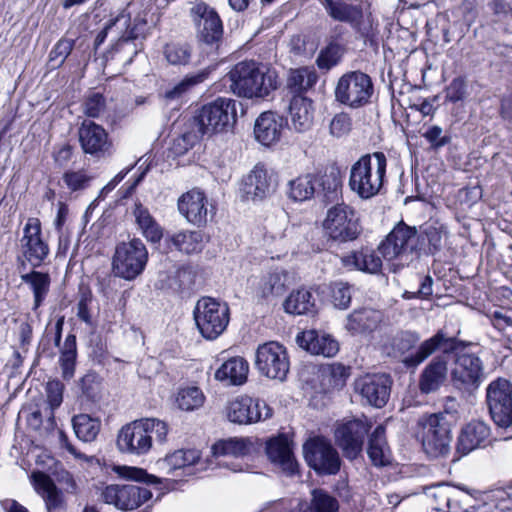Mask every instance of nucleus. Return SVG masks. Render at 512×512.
<instances>
[{"mask_svg":"<svg viewBox=\"0 0 512 512\" xmlns=\"http://www.w3.org/2000/svg\"><path fill=\"white\" fill-rule=\"evenodd\" d=\"M253 450L250 439L238 437L219 440L212 446V454L218 460L217 464L233 472L248 470V465L239 460L249 456Z\"/></svg>","mask_w":512,"mask_h":512,"instance_id":"obj_15","label":"nucleus"},{"mask_svg":"<svg viewBox=\"0 0 512 512\" xmlns=\"http://www.w3.org/2000/svg\"><path fill=\"white\" fill-rule=\"evenodd\" d=\"M423 137L430 143L431 148L434 150L448 145L452 140L450 133L443 132V129L437 125L429 127L424 132Z\"/></svg>","mask_w":512,"mask_h":512,"instance_id":"obj_59","label":"nucleus"},{"mask_svg":"<svg viewBox=\"0 0 512 512\" xmlns=\"http://www.w3.org/2000/svg\"><path fill=\"white\" fill-rule=\"evenodd\" d=\"M303 452L307 464L320 474L334 475L340 470L339 454L324 438L310 439L304 444Z\"/></svg>","mask_w":512,"mask_h":512,"instance_id":"obj_14","label":"nucleus"},{"mask_svg":"<svg viewBox=\"0 0 512 512\" xmlns=\"http://www.w3.org/2000/svg\"><path fill=\"white\" fill-rule=\"evenodd\" d=\"M448 237L447 227L440 223L426 224L418 234V253L435 255L442 247Z\"/></svg>","mask_w":512,"mask_h":512,"instance_id":"obj_32","label":"nucleus"},{"mask_svg":"<svg viewBox=\"0 0 512 512\" xmlns=\"http://www.w3.org/2000/svg\"><path fill=\"white\" fill-rule=\"evenodd\" d=\"M345 31L341 25H336L331 30L326 46L320 50L316 58V64L320 70L329 71L340 63L346 49L338 40Z\"/></svg>","mask_w":512,"mask_h":512,"instance_id":"obj_31","label":"nucleus"},{"mask_svg":"<svg viewBox=\"0 0 512 512\" xmlns=\"http://www.w3.org/2000/svg\"><path fill=\"white\" fill-rule=\"evenodd\" d=\"M286 313L293 315L313 314L316 311L315 297L310 290H294L283 303Z\"/></svg>","mask_w":512,"mask_h":512,"instance_id":"obj_41","label":"nucleus"},{"mask_svg":"<svg viewBox=\"0 0 512 512\" xmlns=\"http://www.w3.org/2000/svg\"><path fill=\"white\" fill-rule=\"evenodd\" d=\"M418 425L421 427V442L425 453L431 457L447 456L451 450V422L444 413L422 416Z\"/></svg>","mask_w":512,"mask_h":512,"instance_id":"obj_5","label":"nucleus"},{"mask_svg":"<svg viewBox=\"0 0 512 512\" xmlns=\"http://www.w3.org/2000/svg\"><path fill=\"white\" fill-rule=\"evenodd\" d=\"M345 267L375 274L380 272L382 260L373 250L362 249L342 258Z\"/></svg>","mask_w":512,"mask_h":512,"instance_id":"obj_40","label":"nucleus"},{"mask_svg":"<svg viewBox=\"0 0 512 512\" xmlns=\"http://www.w3.org/2000/svg\"><path fill=\"white\" fill-rule=\"evenodd\" d=\"M491 429L482 420H472L462 427L455 444L453 461H457L472 451L484 448L489 443Z\"/></svg>","mask_w":512,"mask_h":512,"instance_id":"obj_22","label":"nucleus"},{"mask_svg":"<svg viewBox=\"0 0 512 512\" xmlns=\"http://www.w3.org/2000/svg\"><path fill=\"white\" fill-rule=\"evenodd\" d=\"M299 346L311 354L333 357L339 351V344L331 335L316 330L304 331L297 336Z\"/></svg>","mask_w":512,"mask_h":512,"instance_id":"obj_26","label":"nucleus"},{"mask_svg":"<svg viewBox=\"0 0 512 512\" xmlns=\"http://www.w3.org/2000/svg\"><path fill=\"white\" fill-rule=\"evenodd\" d=\"M318 184L317 176L313 173L300 175L287 183L286 195L294 202H304L310 200Z\"/></svg>","mask_w":512,"mask_h":512,"instance_id":"obj_38","label":"nucleus"},{"mask_svg":"<svg viewBox=\"0 0 512 512\" xmlns=\"http://www.w3.org/2000/svg\"><path fill=\"white\" fill-rule=\"evenodd\" d=\"M81 395L88 401L95 402L100 398L102 381L100 376L95 372H88L78 383Z\"/></svg>","mask_w":512,"mask_h":512,"instance_id":"obj_53","label":"nucleus"},{"mask_svg":"<svg viewBox=\"0 0 512 512\" xmlns=\"http://www.w3.org/2000/svg\"><path fill=\"white\" fill-rule=\"evenodd\" d=\"M72 427L76 437L83 442L94 441L101 429V421L89 414H78L72 418Z\"/></svg>","mask_w":512,"mask_h":512,"instance_id":"obj_46","label":"nucleus"},{"mask_svg":"<svg viewBox=\"0 0 512 512\" xmlns=\"http://www.w3.org/2000/svg\"><path fill=\"white\" fill-rule=\"evenodd\" d=\"M255 366L262 376L284 381L290 368L286 348L275 341L259 345L256 350Z\"/></svg>","mask_w":512,"mask_h":512,"instance_id":"obj_12","label":"nucleus"},{"mask_svg":"<svg viewBox=\"0 0 512 512\" xmlns=\"http://www.w3.org/2000/svg\"><path fill=\"white\" fill-rule=\"evenodd\" d=\"M483 379L484 365L476 354L461 353L456 356L451 372V380L456 388L472 391L480 386Z\"/></svg>","mask_w":512,"mask_h":512,"instance_id":"obj_17","label":"nucleus"},{"mask_svg":"<svg viewBox=\"0 0 512 512\" xmlns=\"http://www.w3.org/2000/svg\"><path fill=\"white\" fill-rule=\"evenodd\" d=\"M177 250L186 254L199 253L204 248L205 235L202 231H179L171 236Z\"/></svg>","mask_w":512,"mask_h":512,"instance_id":"obj_44","label":"nucleus"},{"mask_svg":"<svg viewBox=\"0 0 512 512\" xmlns=\"http://www.w3.org/2000/svg\"><path fill=\"white\" fill-rule=\"evenodd\" d=\"M91 179L84 171H67L63 175L64 183L72 191L87 188Z\"/></svg>","mask_w":512,"mask_h":512,"instance_id":"obj_62","label":"nucleus"},{"mask_svg":"<svg viewBox=\"0 0 512 512\" xmlns=\"http://www.w3.org/2000/svg\"><path fill=\"white\" fill-rule=\"evenodd\" d=\"M148 422L135 420L120 430L117 437V446L121 452L133 455H143L150 451L151 443L146 435Z\"/></svg>","mask_w":512,"mask_h":512,"instance_id":"obj_24","label":"nucleus"},{"mask_svg":"<svg viewBox=\"0 0 512 512\" xmlns=\"http://www.w3.org/2000/svg\"><path fill=\"white\" fill-rule=\"evenodd\" d=\"M332 303L336 308L347 309L351 303V287L348 283L334 282L330 286Z\"/></svg>","mask_w":512,"mask_h":512,"instance_id":"obj_54","label":"nucleus"},{"mask_svg":"<svg viewBox=\"0 0 512 512\" xmlns=\"http://www.w3.org/2000/svg\"><path fill=\"white\" fill-rule=\"evenodd\" d=\"M147 261L146 246L140 239L133 238L116 246L112 269L115 276L131 281L144 271Z\"/></svg>","mask_w":512,"mask_h":512,"instance_id":"obj_8","label":"nucleus"},{"mask_svg":"<svg viewBox=\"0 0 512 512\" xmlns=\"http://www.w3.org/2000/svg\"><path fill=\"white\" fill-rule=\"evenodd\" d=\"M323 226L329 237L337 242L355 240L361 233L356 211L344 204H336L327 211Z\"/></svg>","mask_w":512,"mask_h":512,"instance_id":"obj_10","label":"nucleus"},{"mask_svg":"<svg viewBox=\"0 0 512 512\" xmlns=\"http://www.w3.org/2000/svg\"><path fill=\"white\" fill-rule=\"evenodd\" d=\"M377 24L374 23V20L371 15H368L366 18H359L357 22L352 24L351 27L365 40L373 41L376 37Z\"/></svg>","mask_w":512,"mask_h":512,"instance_id":"obj_64","label":"nucleus"},{"mask_svg":"<svg viewBox=\"0 0 512 512\" xmlns=\"http://www.w3.org/2000/svg\"><path fill=\"white\" fill-rule=\"evenodd\" d=\"M188 17L202 49L216 53L223 42V21L217 10L203 0L189 3Z\"/></svg>","mask_w":512,"mask_h":512,"instance_id":"obj_3","label":"nucleus"},{"mask_svg":"<svg viewBox=\"0 0 512 512\" xmlns=\"http://www.w3.org/2000/svg\"><path fill=\"white\" fill-rule=\"evenodd\" d=\"M352 130V118L348 113L341 112L331 119L329 123V133L335 138L347 136Z\"/></svg>","mask_w":512,"mask_h":512,"instance_id":"obj_55","label":"nucleus"},{"mask_svg":"<svg viewBox=\"0 0 512 512\" xmlns=\"http://www.w3.org/2000/svg\"><path fill=\"white\" fill-rule=\"evenodd\" d=\"M462 344L456 337H448L443 330H438L432 337L421 342L414 352L405 356L402 363L406 368H416L436 351L442 349L445 354L452 353Z\"/></svg>","mask_w":512,"mask_h":512,"instance_id":"obj_20","label":"nucleus"},{"mask_svg":"<svg viewBox=\"0 0 512 512\" xmlns=\"http://www.w3.org/2000/svg\"><path fill=\"white\" fill-rule=\"evenodd\" d=\"M448 362L444 355L435 356L419 376V390L422 394L436 392L445 382Z\"/></svg>","mask_w":512,"mask_h":512,"instance_id":"obj_28","label":"nucleus"},{"mask_svg":"<svg viewBox=\"0 0 512 512\" xmlns=\"http://www.w3.org/2000/svg\"><path fill=\"white\" fill-rule=\"evenodd\" d=\"M227 78L231 91L245 98H265L278 86L276 71L255 61L237 63Z\"/></svg>","mask_w":512,"mask_h":512,"instance_id":"obj_1","label":"nucleus"},{"mask_svg":"<svg viewBox=\"0 0 512 512\" xmlns=\"http://www.w3.org/2000/svg\"><path fill=\"white\" fill-rule=\"evenodd\" d=\"M467 85L463 77L454 78L445 90L446 100L456 103L465 99Z\"/></svg>","mask_w":512,"mask_h":512,"instance_id":"obj_63","label":"nucleus"},{"mask_svg":"<svg viewBox=\"0 0 512 512\" xmlns=\"http://www.w3.org/2000/svg\"><path fill=\"white\" fill-rule=\"evenodd\" d=\"M192 46L186 42H170L163 47V56L172 66H186L192 57Z\"/></svg>","mask_w":512,"mask_h":512,"instance_id":"obj_48","label":"nucleus"},{"mask_svg":"<svg viewBox=\"0 0 512 512\" xmlns=\"http://www.w3.org/2000/svg\"><path fill=\"white\" fill-rule=\"evenodd\" d=\"M207 204L205 194L198 189H192L179 198L178 210L188 222L201 226L208 221Z\"/></svg>","mask_w":512,"mask_h":512,"instance_id":"obj_25","label":"nucleus"},{"mask_svg":"<svg viewBox=\"0 0 512 512\" xmlns=\"http://www.w3.org/2000/svg\"><path fill=\"white\" fill-rule=\"evenodd\" d=\"M226 414L233 423L250 424L270 418L272 409L263 400L242 395L228 403Z\"/></svg>","mask_w":512,"mask_h":512,"instance_id":"obj_19","label":"nucleus"},{"mask_svg":"<svg viewBox=\"0 0 512 512\" xmlns=\"http://www.w3.org/2000/svg\"><path fill=\"white\" fill-rule=\"evenodd\" d=\"M291 125L297 132L308 131L314 120L312 101L302 95H294L289 105Z\"/></svg>","mask_w":512,"mask_h":512,"instance_id":"obj_33","label":"nucleus"},{"mask_svg":"<svg viewBox=\"0 0 512 512\" xmlns=\"http://www.w3.org/2000/svg\"><path fill=\"white\" fill-rule=\"evenodd\" d=\"M284 125L282 116L272 111L263 112L255 121V138L262 145L269 146L280 139Z\"/></svg>","mask_w":512,"mask_h":512,"instance_id":"obj_29","label":"nucleus"},{"mask_svg":"<svg viewBox=\"0 0 512 512\" xmlns=\"http://www.w3.org/2000/svg\"><path fill=\"white\" fill-rule=\"evenodd\" d=\"M236 105V100L221 97L203 105L191 121L194 136H210L231 129L236 122Z\"/></svg>","mask_w":512,"mask_h":512,"instance_id":"obj_4","label":"nucleus"},{"mask_svg":"<svg viewBox=\"0 0 512 512\" xmlns=\"http://www.w3.org/2000/svg\"><path fill=\"white\" fill-rule=\"evenodd\" d=\"M74 44V40L61 38L50 51L49 61L57 62V66L62 65L72 52Z\"/></svg>","mask_w":512,"mask_h":512,"instance_id":"obj_61","label":"nucleus"},{"mask_svg":"<svg viewBox=\"0 0 512 512\" xmlns=\"http://www.w3.org/2000/svg\"><path fill=\"white\" fill-rule=\"evenodd\" d=\"M106 101L101 93H91L83 103V111L85 115L91 118H98L105 110Z\"/></svg>","mask_w":512,"mask_h":512,"instance_id":"obj_60","label":"nucleus"},{"mask_svg":"<svg viewBox=\"0 0 512 512\" xmlns=\"http://www.w3.org/2000/svg\"><path fill=\"white\" fill-rule=\"evenodd\" d=\"M326 14L334 21L347 23L350 26L363 18V9L345 0H320Z\"/></svg>","mask_w":512,"mask_h":512,"instance_id":"obj_35","label":"nucleus"},{"mask_svg":"<svg viewBox=\"0 0 512 512\" xmlns=\"http://www.w3.org/2000/svg\"><path fill=\"white\" fill-rule=\"evenodd\" d=\"M370 428L367 418L351 419L338 424L335 440L346 458L353 460L358 457Z\"/></svg>","mask_w":512,"mask_h":512,"instance_id":"obj_16","label":"nucleus"},{"mask_svg":"<svg viewBox=\"0 0 512 512\" xmlns=\"http://www.w3.org/2000/svg\"><path fill=\"white\" fill-rule=\"evenodd\" d=\"M21 281L30 286L34 296L33 310L38 309L49 293L50 275L33 269L29 273L22 274Z\"/></svg>","mask_w":512,"mask_h":512,"instance_id":"obj_42","label":"nucleus"},{"mask_svg":"<svg viewBox=\"0 0 512 512\" xmlns=\"http://www.w3.org/2000/svg\"><path fill=\"white\" fill-rule=\"evenodd\" d=\"M287 275L283 271H274L263 277L259 284V295L263 299L283 295L287 289Z\"/></svg>","mask_w":512,"mask_h":512,"instance_id":"obj_47","label":"nucleus"},{"mask_svg":"<svg viewBox=\"0 0 512 512\" xmlns=\"http://www.w3.org/2000/svg\"><path fill=\"white\" fill-rule=\"evenodd\" d=\"M45 391L51 409V417L53 418V411L59 408L63 402L64 384L59 380H50L46 384Z\"/></svg>","mask_w":512,"mask_h":512,"instance_id":"obj_58","label":"nucleus"},{"mask_svg":"<svg viewBox=\"0 0 512 512\" xmlns=\"http://www.w3.org/2000/svg\"><path fill=\"white\" fill-rule=\"evenodd\" d=\"M204 400L203 392L196 386L181 388L176 396V403L179 409L184 411H193L200 408Z\"/></svg>","mask_w":512,"mask_h":512,"instance_id":"obj_51","label":"nucleus"},{"mask_svg":"<svg viewBox=\"0 0 512 512\" xmlns=\"http://www.w3.org/2000/svg\"><path fill=\"white\" fill-rule=\"evenodd\" d=\"M77 357L76 336L69 334L64 341V345L60 350V366L63 378L71 379L75 373V364Z\"/></svg>","mask_w":512,"mask_h":512,"instance_id":"obj_49","label":"nucleus"},{"mask_svg":"<svg viewBox=\"0 0 512 512\" xmlns=\"http://www.w3.org/2000/svg\"><path fill=\"white\" fill-rule=\"evenodd\" d=\"M387 159L383 152L361 156L350 169L349 186L361 199L378 195L386 175Z\"/></svg>","mask_w":512,"mask_h":512,"instance_id":"obj_2","label":"nucleus"},{"mask_svg":"<svg viewBox=\"0 0 512 512\" xmlns=\"http://www.w3.org/2000/svg\"><path fill=\"white\" fill-rule=\"evenodd\" d=\"M210 73L209 69L201 70L194 74L185 76L179 83L165 91L167 100H176L181 98L192 87L204 82Z\"/></svg>","mask_w":512,"mask_h":512,"instance_id":"obj_50","label":"nucleus"},{"mask_svg":"<svg viewBox=\"0 0 512 512\" xmlns=\"http://www.w3.org/2000/svg\"><path fill=\"white\" fill-rule=\"evenodd\" d=\"M248 362L242 357L225 361L215 372V378L229 385H242L247 380Z\"/></svg>","mask_w":512,"mask_h":512,"instance_id":"obj_36","label":"nucleus"},{"mask_svg":"<svg viewBox=\"0 0 512 512\" xmlns=\"http://www.w3.org/2000/svg\"><path fill=\"white\" fill-rule=\"evenodd\" d=\"M21 256L18 257L19 269L26 270L27 264L33 269L41 267L48 258L49 245L42 239L41 222L38 218H28L20 239Z\"/></svg>","mask_w":512,"mask_h":512,"instance_id":"obj_9","label":"nucleus"},{"mask_svg":"<svg viewBox=\"0 0 512 512\" xmlns=\"http://www.w3.org/2000/svg\"><path fill=\"white\" fill-rule=\"evenodd\" d=\"M392 383V378L386 373L368 374L355 382V390L367 404L382 408L389 400Z\"/></svg>","mask_w":512,"mask_h":512,"instance_id":"obj_21","label":"nucleus"},{"mask_svg":"<svg viewBox=\"0 0 512 512\" xmlns=\"http://www.w3.org/2000/svg\"><path fill=\"white\" fill-rule=\"evenodd\" d=\"M386 429L378 425L368 438V456L375 466L389 464L390 449L386 441Z\"/></svg>","mask_w":512,"mask_h":512,"instance_id":"obj_39","label":"nucleus"},{"mask_svg":"<svg viewBox=\"0 0 512 512\" xmlns=\"http://www.w3.org/2000/svg\"><path fill=\"white\" fill-rule=\"evenodd\" d=\"M486 405L493 422L500 428L512 426V383L499 377L486 388Z\"/></svg>","mask_w":512,"mask_h":512,"instance_id":"obj_11","label":"nucleus"},{"mask_svg":"<svg viewBox=\"0 0 512 512\" xmlns=\"http://www.w3.org/2000/svg\"><path fill=\"white\" fill-rule=\"evenodd\" d=\"M373 93L371 77L360 70L344 73L338 79L334 91L336 101L352 109L369 104Z\"/></svg>","mask_w":512,"mask_h":512,"instance_id":"obj_6","label":"nucleus"},{"mask_svg":"<svg viewBox=\"0 0 512 512\" xmlns=\"http://www.w3.org/2000/svg\"><path fill=\"white\" fill-rule=\"evenodd\" d=\"M266 454L268 458L280 465L288 475H294L297 472L298 464L294 459L289 439L286 435L280 434L271 438L266 444Z\"/></svg>","mask_w":512,"mask_h":512,"instance_id":"obj_30","label":"nucleus"},{"mask_svg":"<svg viewBox=\"0 0 512 512\" xmlns=\"http://www.w3.org/2000/svg\"><path fill=\"white\" fill-rule=\"evenodd\" d=\"M133 213L143 236L152 243L159 242L163 236V230L148 209L139 204L136 205Z\"/></svg>","mask_w":512,"mask_h":512,"instance_id":"obj_45","label":"nucleus"},{"mask_svg":"<svg viewBox=\"0 0 512 512\" xmlns=\"http://www.w3.org/2000/svg\"><path fill=\"white\" fill-rule=\"evenodd\" d=\"M309 512H338V500L323 489H314L311 492V501L308 504Z\"/></svg>","mask_w":512,"mask_h":512,"instance_id":"obj_52","label":"nucleus"},{"mask_svg":"<svg viewBox=\"0 0 512 512\" xmlns=\"http://www.w3.org/2000/svg\"><path fill=\"white\" fill-rule=\"evenodd\" d=\"M78 136L84 153L96 158L111 154L112 142L101 125L91 120H84L79 127Z\"/></svg>","mask_w":512,"mask_h":512,"instance_id":"obj_23","label":"nucleus"},{"mask_svg":"<svg viewBox=\"0 0 512 512\" xmlns=\"http://www.w3.org/2000/svg\"><path fill=\"white\" fill-rule=\"evenodd\" d=\"M241 192L246 199L262 200L273 192L271 178L263 165L257 164L242 181Z\"/></svg>","mask_w":512,"mask_h":512,"instance_id":"obj_27","label":"nucleus"},{"mask_svg":"<svg viewBox=\"0 0 512 512\" xmlns=\"http://www.w3.org/2000/svg\"><path fill=\"white\" fill-rule=\"evenodd\" d=\"M381 322V313L371 308L354 310L347 316L345 328L352 335L375 330Z\"/></svg>","mask_w":512,"mask_h":512,"instance_id":"obj_34","label":"nucleus"},{"mask_svg":"<svg viewBox=\"0 0 512 512\" xmlns=\"http://www.w3.org/2000/svg\"><path fill=\"white\" fill-rule=\"evenodd\" d=\"M101 497L106 504L127 511L136 509L148 501L152 497V492L147 487L134 484H111L102 490Z\"/></svg>","mask_w":512,"mask_h":512,"instance_id":"obj_18","label":"nucleus"},{"mask_svg":"<svg viewBox=\"0 0 512 512\" xmlns=\"http://www.w3.org/2000/svg\"><path fill=\"white\" fill-rule=\"evenodd\" d=\"M418 242L416 228L400 222L380 243L378 249L387 260L402 259L413 253H418Z\"/></svg>","mask_w":512,"mask_h":512,"instance_id":"obj_13","label":"nucleus"},{"mask_svg":"<svg viewBox=\"0 0 512 512\" xmlns=\"http://www.w3.org/2000/svg\"><path fill=\"white\" fill-rule=\"evenodd\" d=\"M324 379L332 387H341L344 385L346 379L349 377V369L343 364L334 363L329 365L326 370L322 371Z\"/></svg>","mask_w":512,"mask_h":512,"instance_id":"obj_56","label":"nucleus"},{"mask_svg":"<svg viewBox=\"0 0 512 512\" xmlns=\"http://www.w3.org/2000/svg\"><path fill=\"white\" fill-rule=\"evenodd\" d=\"M32 482L35 490L43 500L49 511L58 509L62 505V493L51 477L43 472H34Z\"/></svg>","mask_w":512,"mask_h":512,"instance_id":"obj_37","label":"nucleus"},{"mask_svg":"<svg viewBox=\"0 0 512 512\" xmlns=\"http://www.w3.org/2000/svg\"><path fill=\"white\" fill-rule=\"evenodd\" d=\"M318 75L313 68L291 69L287 76V88L295 95H302L317 82Z\"/></svg>","mask_w":512,"mask_h":512,"instance_id":"obj_43","label":"nucleus"},{"mask_svg":"<svg viewBox=\"0 0 512 512\" xmlns=\"http://www.w3.org/2000/svg\"><path fill=\"white\" fill-rule=\"evenodd\" d=\"M193 315L200 334L208 340L218 338L230 320L228 305L210 297L198 300Z\"/></svg>","mask_w":512,"mask_h":512,"instance_id":"obj_7","label":"nucleus"},{"mask_svg":"<svg viewBox=\"0 0 512 512\" xmlns=\"http://www.w3.org/2000/svg\"><path fill=\"white\" fill-rule=\"evenodd\" d=\"M138 422L149 423L146 435L149 436V442L151 444L153 443V439L159 444H163L166 441L168 426L165 422L155 418L139 419Z\"/></svg>","mask_w":512,"mask_h":512,"instance_id":"obj_57","label":"nucleus"}]
</instances>
